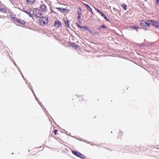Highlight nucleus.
<instances>
[{
    "label": "nucleus",
    "instance_id": "f257e3e1",
    "mask_svg": "<svg viewBox=\"0 0 159 159\" xmlns=\"http://www.w3.org/2000/svg\"><path fill=\"white\" fill-rule=\"evenodd\" d=\"M39 22L41 25H44L48 23V18L45 17H42L39 19Z\"/></svg>",
    "mask_w": 159,
    "mask_h": 159
},
{
    "label": "nucleus",
    "instance_id": "f03ea898",
    "mask_svg": "<svg viewBox=\"0 0 159 159\" xmlns=\"http://www.w3.org/2000/svg\"><path fill=\"white\" fill-rule=\"evenodd\" d=\"M72 152L73 154L76 156L79 157L81 158L84 159L86 158V157L84 155L78 152L75 151H72Z\"/></svg>",
    "mask_w": 159,
    "mask_h": 159
},
{
    "label": "nucleus",
    "instance_id": "7ed1b4c3",
    "mask_svg": "<svg viewBox=\"0 0 159 159\" xmlns=\"http://www.w3.org/2000/svg\"><path fill=\"white\" fill-rule=\"evenodd\" d=\"M141 25L144 28L149 27V24L148 22H147L146 20H142L140 23Z\"/></svg>",
    "mask_w": 159,
    "mask_h": 159
},
{
    "label": "nucleus",
    "instance_id": "20e7f679",
    "mask_svg": "<svg viewBox=\"0 0 159 159\" xmlns=\"http://www.w3.org/2000/svg\"><path fill=\"white\" fill-rule=\"evenodd\" d=\"M94 9L97 11L106 20L110 21V20L109 19H108L106 16V15L104 14L103 13L101 12V11H99V10L96 7H94Z\"/></svg>",
    "mask_w": 159,
    "mask_h": 159
},
{
    "label": "nucleus",
    "instance_id": "39448f33",
    "mask_svg": "<svg viewBox=\"0 0 159 159\" xmlns=\"http://www.w3.org/2000/svg\"><path fill=\"white\" fill-rule=\"evenodd\" d=\"M33 13L37 17H39L42 15V14L41 12V11L38 9H34L33 11Z\"/></svg>",
    "mask_w": 159,
    "mask_h": 159
},
{
    "label": "nucleus",
    "instance_id": "423d86ee",
    "mask_svg": "<svg viewBox=\"0 0 159 159\" xmlns=\"http://www.w3.org/2000/svg\"><path fill=\"white\" fill-rule=\"evenodd\" d=\"M147 22H152V25L155 26L156 27L159 28V21H156L155 20H150L149 21L147 20Z\"/></svg>",
    "mask_w": 159,
    "mask_h": 159
},
{
    "label": "nucleus",
    "instance_id": "0eeeda50",
    "mask_svg": "<svg viewBox=\"0 0 159 159\" xmlns=\"http://www.w3.org/2000/svg\"><path fill=\"white\" fill-rule=\"evenodd\" d=\"M14 18L15 19V20L16 22L21 25H24L26 24L25 22L23 20L19 19L17 18Z\"/></svg>",
    "mask_w": 159,
    "mask_h": 159
},
{
    "label": "nucleus",
    "instance_id": "6e6552de",
    "mask_svg": "<svg viewBox=\"0 0 159 159\" xmlns=\"http://www.w3.org/2000/svg\"><path fill=\"white\" fill-rule=\"evenodd\" d=\"M40 9L43 12H46L47 11V7L44 4H42L41 5Z\"/></svg>",
    "mask_w": 159,
    "mask_h": 159
},
{
    "label": "nucleus",
    "instance_id": "1a4fd4ad",
    "mask_svg": "<svg viewBox=\"0 0 159 159\" xmlns=\"http://www.w3.org/2000/svg\"><path fill=\"white\" fill-rule=\"evenodd\" d=\"M54 26L57 27V28H59L61 27V24L60 21L57 20L55 21Z\"/></svg>",
    "mask_w": 159,
    "mask_h": 159
},
{
    "label": "nucleus",
    "instance_id": "9d476101",
    "mask_svg": "<svg viewBox=\"0 0 159 159\" xmlns=\"http://www.w3.org/2000/svg\"><path fill=\"white\" fill-rule=\"evenodd\" d=\"M36 0H26V2L27 4L32 5L34 2Z\"/></svg>",
    "mask_w": 159,
    "mask_h": 159
},
{
    "label": "nucleus",
    "instance_id": "9b49d317",
    "mask_svg": "<svg viewBox=\"0 0 159 159\" xmlns=\"http://www.w3.org/2000/svg\"><path fill=\"white\" fill-rule=\"evenodd\" d=\"M8 11L6 8L0 7V11L4 13H8Z\"/></svg>",
    "mask_w": 159,
    "mask_h": 159
},
{
    "label": "nucleus",
    "instance_id": "f8f14e48",
    "mask_svg": "<svg viewBox=\"0 0 159 159\" xmlns=\"http://www.w3.org/2000/svg\"><path fill=\"white\" fill-rule=\"evenodd\" d=\"M83 4L86 7H87V9H88V10L89 11H90L91 13H92L93 14V12L92 11V9L87 4H85L84 3H83Z\"/></svg>",
    "mask_w": 159,
    "mask_h": 159
},
{
    "label": "nucleus",
    "instance_id": "ddd939ff",
    "mask_svg": "<svg viewBox=\"0 0 159 159\" xmlns=\"http://www.w3.org/2000/svg\"><path fill=\"white\" fill-rule=\"evenodd\" d=\"M89 32L91 34H93V35H99V33L97 31H93L90 30L89 31Z\"/></svg>",
    "mask_w": 159,
    "mask_h": 159
},
{
    "label": "nucleus",
    "instance_id": "4468645a",
    "mask_svg": "<svg viewBox=\"0 0 159 159\" xmlns=\"http://www.w3.org/2000/svg\"><path fill=\"white\" fill-rule=\"evenodd\" d=\"M77 13L78 14H82L81 8V7H79L78 8Z\"/></svg>",
    "mask_w": 159,
    "mask_h": 159
},
{
    "label": "nucleus",
    "instance_id": "2eb2a0df",
    "mask_svg": "<svg viewBox=\"0 0 159 159\" xmlns=\"http://www.w3.org/2000/svg\"><path fill=\"white\" fill-rule=\"evenodd\" d=\"M121 6L122 8L124 9L125 10H126L127 9V6L125 4H122Z\"/></svg>",
    "mask_w": 159,
    "mask_h": 159
},
{
    "label": "nucleus",
    "instance_id": "dca6fc26",
    "mask_svg": "<svg viewBox=\"0 0 159 159\" xmlns=\"http://www.w3.org/2000/svg\"><path fill=\"white\" fill-rule=\"evenodd\" d=\"M65 24L68 27H69V20H65L64 22Z\"/></svg>",
    "mask_w": 159,
    "mask_h": 159
},
{
    "label": "nucleus",
    "instance_id": "f3484780",
    "mask_svg": "<svg viewBox=\"0 0 159 159\" xmlns=\"http://www.w3.org/2000/svg\"><path fill=\"white\" fill-rule=\"evenodd\" d=\"M82 28L84 29L85 30L88 31L89 32V31L90 30V28H89L88 27H82Z\"/></svg>",
    "mask_w": 159,
    "mask_h": 159
},
{
    "label": "nucleus",
    "instance_id": "a211bd4d",
    "mask_svg": "<svg viewBox=\"0 0 159 159\" xmlns=\"http://www.w3.org/2000/svg\"><path fill=\"white\" fill-rule=\"evenodd\" d=\"M82 14H78L77 19L78 20L80 21H81V17Z\"/></svg>",
    "mask_w": 159,
    "mask_h": 159
},
{
    "label": "nucleus",
    "instance_id": "6ab92c4d",
    "mask_svg": "<svg viewBox=\"0 0 159 159\" xmlns=\"http://www.w3.org/2000/svg\"><path fill=\"white\" fill-rule=\"evenodd\" d=\"M106 26L105 25H102L101 26H100L99 28V30H101V28H106Z\"/></svg>",
    "mask_w": 159,
    "mask_h": 159
},
{
    "label": "nucleus",
    "instance_id": "aec40b11",
    "mask_svg": "<svg viewBox=\"0 0 159 159\" xmlns=\"http://www.w3.org/2000/svg\"><path fill=\"white\" fill-rule=\"evenodd\" d=\"M58 130L57 129H55L54 131V133L56 135H57L58 134Z\"/></svg>",
    "mask_w": 159,
    "mask_h": 159
},
{
    "label": "nucleus",
    "instance_id": "412c9836",
    "mask_svg": "<svg viewBox=\"0 0 159 159\" xmlns=\"http://www.w3.org/2000/svg\"><path fill=\"white\" fill-rule=\"evenodd\" d=\"M27 13L29 15V16L30 17H32L33 16V15L32 14H31L29 12H25Z\"/></svg>",
    "mask_w": 159,
    "mask_h": 159
},
{
    "label": "nucleus",
    "instance_id": "4be33fe9",
    "mask_svg": "<svg viewBox=\"0 0 159 159\" xmlns=\"http://www.w3.org/2000/svg\"><path fill=\"white\" fill-rule=\"evenodd\" d=\"M58 9H59L61 11L63 10L64 11H65V10H66V9L62 8H61L60 7L58 8Z\"/></svg>",
    "mask_w": 159,
    "mask_h": 159
},
{
    "label": "nucleus",
    "instance_id": "5701e85b",
    "mask_svg": "<svg viewBox=\"0 0 159 159\" xmlns=\"http://www.w3.org/2000/svg\"><path fill=\"white\" fill-rule=\"evenodd\" d=\"M156 3L158 5L159 3V0H156Z\"/></svg>",
    "mask_w": 159,
    "mask_h": 159
},
{
    "label": "nucleus",
    "instance_id": "b1692460",
    "mask_svg": "<svg viewBox=\"0 0 159 159\" xmlns=\"http://www.w3.org/2000/svg\"><path fill=\"white\" fill-rule=\"evenodd\" d=\"M132 28L133 29H135L136 28V27H135V26H133V27H132Z\"/></svg>",
    "mask_w": 159,
    "mask_h": 159
},
{
    "label": "nucleus",
    "instance_id": "393cba45",
    "mask_svg": "<svg viewBox=\"0 0 159 159\" xmlns=\"http://www.w3.org/2000/svg\"><path fill=\"white\" fill-rule=\"evenodd\" d=\"M77 26H78V27H80V28H82V27H81L80 25H77Z\"/></svg>",
    "mask_w": 159,
    "mask_h": 159
},
{
    "label": "nucleus",
    "instance_id": "a878e982",
    "mask_svg": "<svg viewBox=\"0 0 159 159\" xmlns=\"http://www.w3.org/2000/svg\"><path fill=\"white\" fill-rule=\"evenodd\" d=\"M78 47V45H75V47Z\"/></svg>",
    "mask_w": 159,
    "mask_h": 159
},
{
    "label": "nucleus",
    "instance_id": "bb28decb",
    "mask_svg": "<svg viewBox=\"0 0 159 159\" xmlns=\"http://www.w3.org/2000/svg\"><path fill=\"white\" fill-rule=\"evenodd\" d=\"M126 89H128L127 88H126Z\"/></svg>",
    "mask_w": 159,
    "mask_h": 159
}]
</instances>
